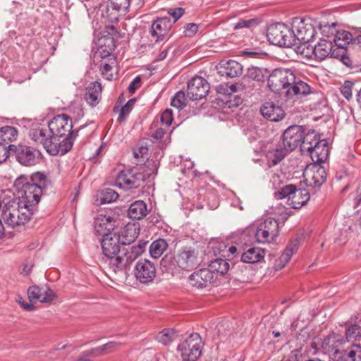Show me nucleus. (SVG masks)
<instances>
[{
    "mask_svg": "<svg viewBox=\"0 0 361 361\" xmlns=\"http://www.w3.org/2000/svg\"><path fill=\"white\" fill-rule=\"evenodd\" d=\"M121 33L114 26H110L108 30L104 32V35L99 39V47L107 49L109 51H114L116 44L115 39L121 38Z\"/></svg>",
    "mask_w": 361,
    "mask_h": 361,
    "instance_id": "nucleus-28",
    "label": "nucleus"
},
{
    "mask_svg": "<svg viewBox=\"0 0 361 361\" xmlns=\"http://www.w3.org/2000/svg\"><path fill=\"white\" fill-rule=\"evenodd\" d=\"M298 249V242L292 241L286 247L284 252L276 261V267L278 269H281L289 262L291 257L297 252Z\"/></svg>",
    "mask_w": 361,
    "mask_h": 361,
    "instance_id": "nucleus-38",
    "label": "nucleus"
},
{
    "mask_svg": "<svg viewBox=\"0 0 361 361\" xmlns=\"http://www.w3.org/2000/svg\"><path fill=\"white\" fill-rule=\"evenodd\" d=\"M173 121V112L171 109H166L160 116V122L163 126L169 127Z\"/></svg>",
    "mask_w": 361,
    "mask_h": 361,
    "instance_id": "nucleus-51",
    "label": "nucleus"
},
{
    "mask_svg": "<svg viewBox=\"0 0 361 361\" xmlns=\"http://www.w3.org/2000/svg\"><path fill=\"white\" fill-rule=\"evenodd\" d=\"M275 197L281 200L287 197L288 204L294 209H300L310 200V192L305 188H297L295 185L289 184L282 187L275 192Z\"/></svg>",
    "mask_w": 361,
    "mask_h": 361,
    "instance_id": "nucleus-11",
    "label": "nucleus"
},
{
    "mask_svg": "<svg viewBox=\"0 0 361 361\" xmlns=\"http://www.w3.org/2000/svg\"><path fill=\"white\" fill-rule=\"evenodd\" d=\"M171 27V19L169 17L158 18L151 26V35L156 37V42L163 40Z\"/></svg>",
    "mask_w": 361,
    "mask_h": 361,
    "instance_id": "nucleus-26",
    "label": "nucleus"
},
{
    "mask_svg": "<svg viewBox=\"0 0 361 361\" xmlns=\"http://www.w3.org/2000/svg\"><path fill=\"white\" fill-rule=\"evenodd\" d=\"M353 90H357L355 89V83L349 80L345 81L341 87L342 95L348 100L351 99Z\"/></svg>",
    "mask_w": 361,
    "mask_h": 361,
    "instance_id": "nucleus-48",
    "label": "nucleus"
},
{
    "mask_svg": "<svg viewBox=\"0 0 361 361\" xmlns=\"http://www.w3.org/2000/svg\"><path fill=\"white\" fill-rule=\"evenodd\" d=\"M288 152L290 151L283 143L279 144L269 150L267 157L272 162L273 165H276L284 159Z\"/></svg>",
    "mask_w": 361,
    "mask_h": 361,
    "instance_id": "nucleus-35",
    "label": "nucleus"
},
{
    "mask_svg": "<svg viewBox=\"0 0 361 361\" xmlns=\"http://www.w3.org/2000/svg\"><path fill=\"white\" fill-rule=\"evenodd\" d=\"M11 153L14 154L17 161L25 166L36 164L40 157L39 150L25 145H16L11 151Z\"/></svg>",
    "mask_w": 361,
    "mask_h": 361,
    "instance_id": "nucleus-18",
    "label": "nucleus"
},
{
    "mask_svg": "<svg viewBox=\"0 0 361 361\" xmlns=\"http://www.w3.org/2000/svg\"><path fill=\"white\" fill-rule=\"evenodd\" d=\"M178 336L177 332L173 329H164L159 331L156 339L163 345H169Z\"/></svg>",
    "mask_w": 361,
    "mask_h": 361,
    "instance_id": "nucleus-44",
    "label": "nucleus"
},
{
    "mask_svg": "<svg viewBox=\"0 0 361 361\" xmlns=\"http://www.w3.org/2000/svg\"><path fill=\"white\" fill-rule=\"evenodd\" d=\"M338 24L336 23H332L329 24L326 23L324 24L320 23L319 30L322 35V39H331L333 42L338 30L337 29Z\"/></svg>",
    "mask_w": 361,
    "mask_h": 361,
    "instance_id": "nucleus-45",
    "label": "nucleus"
},
{
    "mask_svg": "<svg viewBox=\"0 0 361 361\" xmlns=\"http://www.w3.org/2000/svg\"><path fill=\"white\" fill-rule=\"evenodd\" d=\"M292 32L295 35V40L298 39L303 44V47H308L307 44L312 41L315 36V28L310 19L295 18L292 23Z\"/></svg>",
    "mask_w": 361,
    "mask_h": 361,
    "instance_id": "nucleus-13",
    "label": "nucleus"
},
{
    "mask_svg": "<svg viewBox=\"0 0 361 361\" xmlns=\"http://www.w3.org/2000/svg\"><path fill=\"white\" fill-rule=\"evenodd\" d=\"M307 131L301 126L293 125L286 129L282 135V143L290 152L298 146L302 151V145L306 139Z\"/></svg>",
    "mask_w": 361,
    "mask_h": 361,
    "instance_id": "nucleus-14",
    "label": "nucleus"
},
{
    "mask_svg": "<svg viewBox=\"0 0 361 361\" xmlns=\"http://www.w3.org/2000/svg\"><path fill=\"white\" fill-rule=\"evenodd\" d=\"M147 152V148L145 147H140L138 149H135L133 151V155L135 158L142 157L143 154Z\"/></svg>",
    "mask_w": 361,
    "mask_h": 361,
    "instance_id": "nucleus-63",
    "label": "nucleus"
},
{
    "mask_svg": "<svg viewBox=\"0 0 361 361\" xmlns=\"http://www.w3.org/2000/svg\"><path fill=\"white\" fill-rule=\"evenodd\" d=\"M158 122H154L151 126V136L152 137L157 140H161L164 135L166 133V130L163 128L162 127H158L157 126Z\"/></svg>",
    "mask_w": 361,
    "mask_h": 361,
    "instance_id": "nucleus-50",
    "label": "nucleus"
},
{
    "mask_svg": "<svg viewBox=\"0 0 361 361\" xmlns=\"http://www.w3.org/2000/svg\"><path fill=\"white\" fill-rule=\"evenodd\" d=\"M54 141L59 143L60 153L63 155L70 151L73 145L75 135L78 130H73L71 117L66 114H59L54 117L49 123Z\"/></svg>",
    "mask_w": 361,
    "mask_h": 361,
    "instance_id": "nucleus-3",
    "label": "nucleus"
},
{
    "mask_svg": "<svg viewBox=\"0 0 361 361\" xmlns=\"http://www.w3.org/2000/svg\"><path fill=\"white\" fill-rule=\"evenodd\" d=\"M27 297L31 302L39 301L42 303H49L54 300L56 295L47 286H32L27 290Z\"/></svg>",
    "mask_w": 361,
    "mask_h": 361,
    "instance_id": "nucleus-24",
    "label": "nucleus"
},
{
    "mask_svg": "<svg viewBox=\"0 0 361 361\" xmlns=\"http://www.w3.org/2000/svg\"><path fill=\"white\" fill-rule=\"evenodd\" d=\"M251 81L258 82L264 81V75L262 71L257 67H250L247 69L246 75L243 78V82L249 85Z\"/></svg>",
    "mask_w": 361,
    "mask_h": 361,
    "instance_id": "nucleus-42",
    "label": "nucleus"
},
{
    "mask_svg": "<svg viewBox=\"0 0 361 361\" xmlns=\"http://www.w3.org/2000/svg\"><path fill=\"white\" fill-rule=\"evenodd\" d=\"M142 169V171L136 173H134L133 170H123L120 171L116 178V186L124 190L139 188L141 183L145 181L152 176L157 174V164L152 160L147 161Z\"/></svg>",
    "mask_w": 361,
    "mask_h": 361,
    "instance_id": "nucleus-4",
    "label": "nucleus"
},
{
    "mask_svg": "<svg viewBox=\"0 0 361 361\" xmlns=\"http://www.w3.org/2000/svg\"><path fill=\"white\" fill-rule=\"evenodd\" d=\"M257 20L256 18H252L248 20H240L234 26V29H241L244 27H251L254 25H257Z\"/></svg>",
    "mask_w": 361,
    "mask_h": 361,
    "instance_id": "nucleus-52",
    "label": "nucleus"
},
{
    "mask_svg": "<svg viewBox=\"0 0 361 361\" xmlns=\"http://www.w3.org/2000/svg\"><path fill=\"white\" fill-rule=\"evenodd\" d=\"M111 56H114L112 54V51H109L107 49L99 47L98 51L97 52L95 57L104 59L105 58H110Z\"/></svg>",
    "mask_w": 361,
    "mask_h": 361,
    "instance_id": "nucleus-57",
    "label": "nucleus"
},
{
    "mask_svg": "<svg viewBox=\"0 0 361 361\" xmlns=\"http://www.w3.org/2000/svg\"><path fill=\"white\" fill-rule=\"evenodd\" d=\"M128 216L133 219H141L147 214V204L142 200L132 203L128 210Z\"/></svg>",
    "mask_w": 361,
    "mask_h": 361,
    "instance_id": "nucleus-34",
    "label": "nucleus"
},
{
    "mask_svg": "<svg viewBox=\"0 0 361 361\" xmlns=\"http://www.w3.org/2000/svg\"><path fill=\"white\" fill-rule=\"evenodd\" d=\"M209 88V84L204 78L195 76L188 82L187 96L192 100L201 99L207 94Z\"/></svg>",
    "mask_w": 361,
    "mask_h": 361,
    "instance_id": "nucleus-20",
    "label": "nucleus"
},
{
    "mask_svg": "<svg viewBox=\"0 0 361 361\" xmlns=\"http://www.w3.org/2000/svg\"><path fill=\"white\" fill-rule=\"evenodd\" d=\"M11 154V151L0 145V164L5 161Z\"/></svg>",
    "mask_w": 361,
    "mask_h": 361,
    "instance_id": "nucleus-62",
    "label": "nucleus"
},
{
    "mask_svg": "<svg viewBox=\"0 0 361 361\" xmlns=\"http://www.w3.org/2000/svg\"><path fill=\"white\" fill-rule=\"evenodd\" d=\"M118 197V194L111 188H106L102 192V197L101 198V202L102 204H106L112 202Z\"/></svg>",
    "mask_w": 361,
    "mask_h": 361,
    "instance_id": "nucleus-49",
    "label": "nucleus"
},
{
    "mask_svg": "<svg viewBox=\"0 0 361 361\" xmlns=\"http://www.w3.org/2000/svg\"><path fill=\"white\" fill-rule=\"evenodd\" d=\"M87 351L91 358V360H92L94 357L105 355L104 350L103 348V345L96 347V348H92V349H90Z\"/></svg>",
    "mask_w": 361,
    "mask_h": 361,
    "instance_id": "nucleus-56",
    "label": "nucleus"
},
{
    "mask_svg": "<svg viewBox=\"0 0 361 361\" xmlns=\"http://www.w3.org/2000/svg\"><path fill=\"white\" fill-rule=\"evenodd\" d=\"M18 131L13 126H3L0 128V145L5 147L9 151H11L16 145L11 143L17 139Z\"/></svg>",
    "mask_w": 361,
    "mask_h": 361,
    "instance_id": "nucleus-29",
    "label": "nucleus"
},
{
    "mask_svg": "<svg viewBox=\"0 0 361 361\" xmlns=\"http://www.w3.org/2000/svg\"><path fill=\"white\" fill-rule=\"evenodd\" d=\"M171 104L172 106L178 109H182L186 106V98L185 93L183 91H179L176 93L171 100Z\"/></svg>",
    "mask_w": 361,
    "mask_h": 361,
    "instance_id": "nucleus-47",
    "label": "nucleus"
},
{
    "mask_svg": "<svg viewBox=\"0 0 361 361\" xmlns=\"http://www.w3.org/2000/svg\"><path fill=\"white\" fill-rule=\"evenodd\" d=\"M302 152L310 155L313 164H320L328 158V142L325 139H321L319 134L314 130H308L306 139L302 145Z\"/></svg>",
    "mask_w": 361,
    "mask_h": 361,
    "instance_id": "nucleus-5",
    "label": "nucleus"
},
{
    "mask_svg": "<svg viewBox=\"0 0 361 361\" xmlns=\"http://www.w3.org/2000/svg\"><path fill=\"white\" fill-rule=\"evenodd\" d=\"M141 84L142 82L140 77H135L128 86V89L129 92H130L131 94L135 93V90L141 86Z\"/></svg>",
    "mask_w": 361,
    "mask_h": 361,
    "instance_id": "nucleus-58",
    "label": "nucleus"
},
{
    "mask_svg": "<svg viewBox=\"0 0 361 361\" xmlns=\"http://www.w3.org/2000/svg\"><path fill=\"white\" fill-rule=\"evenodd\" d=\"M121 237L119 233H106L100 240L102 250V260L114 271V269L121 268L123 262L120 258Z\"/></svg>",
    "mask_w": 361,
    "mask_h": 361,
    "instance_id": "nucleus-6",
    "label": "nucleus"
},
{
    "mask_svg": "<svg viewBox=\"0 0 361 361\" xmlns=\"http://www.w3.org/2000/svg\"><path fill=\"white\" fill-rule=\"evenodd\" d=\"M335 346L331 360L334 361H361V345L353 343L343 350Z\"/></svg>",
    "mask_w": 361,
    "mask_h": 361,
    "instance_id": "nucleus-23",
    "label": "nucleus"
},
{
    "mask_svg": "<svg viewBox=\"0 0 361 361\" xmlns=\"http://www.w3.org/2000/svg\"><path fill=\"white\" fill-rule=\"evenodd\" d=\"M130 0H109L107 6L108 11L110 9L119 13L120 15H125L129 10ZM111 20H118V15L111 18Z\"/></svg>",
    "mask_w": 361,
    "mask_h": 361,
    "instance_id": "nucleus-39",
    "label": "nucleus"
},
{
    "mask_svg": "<svg viewBox=\"0 0 361 361\" xmlns=\"http://www.w3.org/2000/svg\"><path fill=\"white\" fill-rule=\"evenodd\" d=\"M46 186L47 176L40 172L34 173L30 176L21 175L15 180L13 184L18 201L32 209V211L39 203Z\"/></svg>",
    "mask_w": 361,
    "mask_h": 361,
    "instance_id": "nucleus-2",
    "label": "nucleus"
},
{
    "mask_svg": "<svg viewBox=\"0 0 361 361\" xmlns=\"http://www.w3.org/2000/svg\"><path fill=\"white\" fill-rule=\"evenodd\" d=\"M184 13V9L182 8H176L169 11V14L173 18V23L176 22Z\"/></svg>",
    "mask_w": 361,
    "mask_h": 361,
    "instance_id": "nucleus-60",
    "label": "nucleus"
},
{
    "mask_svg": "<svg viewBox=\"0 0 361 361\" xmlns=\"http://www.w3.org/2000/svg\"><path fill=\"white\" fill-rule=\"evenodd\" d=\"M354 41L352 34L346 30H338L335 37L333 39V42L335 47H340L346 48V46L350 42Z\"/></svg>",
    "mask_w": 361,
    "mask_h": 361,
    "instance_id": "nucleus-43",
    "label": "nucleus"
},
{
    "mask_svg": "<svg viewBox=\"0 0 361 361\" xmlns=\"http://www.w3.org/2000/svg\"><path fill=\"white\" fill-rule=\"evenodd\" d=\"M16 301L25 310L32 311L34 310V305L25 302L23 298L20 295L16 297Z\"/></svg>",
    "mask_w": 361,
    "mask_h": 361,
    "instance_id": "nucleus-61",
    "label": "nucleus"
},
{
    "mask_svg": "<svg viewBox=\"0 0 361 361\" xmlns=\"http://www.w3.org/2000/svg\"><path fill=\"white\" fill-rule=\"evenodd\" d=\"M119 235L122 245H130L137 238L139 231L135 225H127Z\"/></svg>",
    "mask_w": 361,
    "mask_h": 361,
    "instance_id": "nucleus-40",
    "label": "nucleus"
},
{
    "mask_svg": "<svg viewBox=\"0 0 361 361\" xmlns=\"http://www.w3.org/2000/svg\"><path fill=\"white\" fill-rule=\"evenodd\" d=\"M175 259L178 267L186 271L193 269L200 263L197 250L191 246L181 247L178 251Z\"/></svg>",
    "mask_w": 361,
    "mask_h": 361,
    "instance_id": "nucleus-15",
    "label": "nucleus"
},
{
    "mask_svg": "<svg viewBox=\"0 0 361 361\" xmlns=\"http://www.w3.org/2000/svg\"><path fill=\"white\" fill-rule=\"evenodd\" d=\"M33 211L17 200L6 203L2 210L1 218L6 225L16 228L27 223Z\"/></svg>",
    "mask_w": 361,
    "mask_h": 361,
    "instance_id": "nucleus-7",
    "label": "nucleus"
},
{
    "mask_svg": "<svg viewBox=\"0 0 361 361\" xmlns=\"http://www.w3.org/2000/svg\"><path fill=\"white\" fill-rule=\"evenodd\" d=\"M264 257V250L260 247H251L241 255V260L245 263H256Z\"/></svg>",
    "mask_w": 361,
    "mask_h": 361,
    "instance_id": "nucleus-37",
    "label": "nucleus"
},
{
    "mask_svg": "<svg viewBox=\"0 0 361 361\" xmlns=\"http://www.w3.org/2000/svg\"><path fill=\"white\" fill-rule=\"evenodd\" d=\"M243 66L235 60H229L220 66L219 73L222 75L233 78L242 75Z\"/></svg>",
    "mask_w": 361,
    "mask_h": 361,
    "instance_id": "nucleus-32",
    "label": "nucleus"
},
{
    "mask_svg": "<svg viewBox=\"0 0 361 361\" xmlns=\"http://www.w3.org/2000/svg\"><path fill=\"white\" fill-rule=\"evenodd\" d=\"M127 245L128 247L122 249V255H120V258L123 262V266L121 268L114 269V272L115 273L123 271L133 261L138 258L145 252L147 242L139 240L135 245Z\"/></svg>",
    "mask_w": 361,
    "mask_h": 361,
    "instance_id": "nucleus-19",
    "label": "nucleus"
},
{
    "mask_svg": "<svg viewBox=\"0 0 361 361\" xmlns=\"http://www.w3.org/2000/svg\"><path fill=\"white\" fill-rule=\"evenodd\" d=\"M216 89L218 93L223 94H230L231 93L235 92L238 90L236 85H231L228 87L226 84H221L216 86Z\"/></svg>",
    "mask_w": 361,
    "mask_h": 361,
    "instance_id": "nucleus-53",
    "label": "nucleus"
},
{
    "mask_svg": "<svg viewBox=\"0 0 361 361\" xmlns=\"http://www.w3.org/2000/svg\"><path fill=\"white\" fill-rule=\"evenodd\" d=\"M203 342L197 333H192L177 347L183 361H197L202 354Z\"/></svg>",
    "mask_w": 361,
    "mask_h": 361,
    "instance_id": "nucleus-10",
    "label": "nucleus"
},
{
    "mask_svg": "<svg viewBox=\"0 0 361 361\" xmlns=\"http://www.w3.org/2000/svg\"><path fill=\"white\" fill-rule=\"evenodd\" d=\"M262 115L271 121H279L284 117V111L273 102H266L260 109Z\"/></svg>",
    "mask_w": 361,
    "mask_h": 361,
    "instance_id": "nucleus-27",
    "label": "nucleus"
},
{
    "mask_svg": "<svg viewBox=\"0 0 361 361\" xmlns=\"http://www.w3.org/2000/svg\"><path fill=\"white\" fill-rule=\"evenodd\" d=\"M229 269V264L225 259L217 258L212 261L209 265V270L214 274V272L220 274H226Z\"/></svg>",
    "mask_w": 361,
    "mask_h": 361,
    "instance_id": "nucleus-46",
    "label": "nucleus"
},
{
    "mask_svg": "<svg viewBox=\"0 0 361 361\" xmlns=\"http://www.w3.org/2000/svg\"><path fill=\"white\" fill-rule=\"evenodd\" d=\"M279 234V221L268 218L260 222L255 230V237L258 243L265 244L274 242Z\"/></svg>",
    "mask_w": 361,
    "mask_h": 361,
    "instance_id": "nucleus-12",
    "label": "nucleus"
},
{
    "mask_svg": "<svg viewBox=\"0 0 361 361\" xmlns=\"http://www.w3.org/2000/svg\"><path fill=\"white\" fill-rule=\"evenodd\" d=\"M326 169L317 164L308 165L303 171L305 182L307 186L320 188L326 180Z\"/></svg>",
    "mask_w": 361,
    "mask_h": 361,
    "instance_id": "nucleus-17",
    "label": "nucleus"
},
{
    "mask_svg": "<svg viewBox=\"0 0 361 361\" xmlns=\"http://www.w3.org/2000/svg\"><path fill=\"white\" fill-rule=\"evenodd\" d=\"M346 53V48L335 47V44H332V51L330 54L331 57L340 59Z\"/></svg>",
    "mask_w": 361,
    "mask_h": 361,
    "instance_id": "nucleus-55",
    "label": "nucleus"
},
{
    "mask_svg": "<svg viewBox=\"0 0 361 361\" xmlns=\"http://www.w3.org/2000/svg\"><path fill=\"white\" fill-rule=\"evenodd\" d=\"M122 343L117 341H109L103 345L105 355L115 352Z\"/></svg>",
    "mask_w": 361,
    "mask_h": 361,
    "instance_id": "nucleus-54",
    "label": "nucleus"
},
{
    "mask_svg": "<svg viewBox=\"0 0 361 361\" xmlns=\"http://www.w3.org/2000/svg\"><path fill=\"white\" fill-rule=\"evenodd\" d=\"M198 30V26L195 23H188L185 26V36L192 37L193 36Z\"/></svg>",
    "mask_w": 361,
    "mask_h": 361,
    "instance_id": "nucleus-59",
    "label": "nucleus"
},
{
    "mask_svg": "<svg viewBox=\"0 0 361 361\" xmlns=\"http://www.w3.org/2000/svg\"><path fill=\"white\" fill-rule=\"evenodd\" d=\"M361 341V326L358 324H347L345 328V338L328 337L324 339V343L333 342L336 347L347 342H356Z\"/></svg>",
    "mask_w": 361,
    "mask_h": 361,
    "instance_id": "nucleus-21",
    "label": "nucleus"
},
{
    "mask_svg": "<svg viewBox=\"0 0 361 361\" xmlns=\"http://www.w3.org/2000/svg\"><path fill=\"white\" fill-rule=\"evenodd\" d=\"M102 90L101 83L98 82H90L86 88L85 95L87 103L92 107L97 106L101 99Z\"/></svg>",
    "mask_w": 361,
    "mask_h": 361,
    "instance_id": "nucleus-31",
    "label": "nucleus"
},
{
    "mask_svg": "<svg viewBox=\"0 0 361 361\" xmlns=\"http://www.w3.org/2000/svg\"><path fill=\"white\" fill-rule=\"evenodd\" d=\"M268 41L279 47H290L295 44V35L287 25L277 23L270 25L267 28Z\"/></svg>",
    "mask_w": 361,
    "mask_h": 361,
    "instance_id": "nucleus-9",
    "label": "nucleus"
},
{
    "mask_svg": "<svg viewBox=\"0 0 361 361\" xmlns=\"http://www.w3.org/2000/svg\"><path fill=\"white\" fill-rule=\"evenodd\" d=\"M168 243L166 240L163 238H159L149 246V254L152 258L157 259L160 257L164 252L167 249Z\"/></svg>",
    "mask_w": 361,
    "mask_h": 361,
    "instance_id": "nucleus-41",
    "label": "nucleus"
},
{
    "mask_svg": "<svg viewBox=\"0 0 361 361\" xmlns=\"http://www.w3.org/2000/svg\"><path fill=\"white\" fill-rule=\"evenodd\" d=\"M269 89L276 93H283L286 99L295 101L311 92L310 85L297 79L294 73L290 69L276 68L267 79Z\"/></svg>",
    "mask_w": 361,
    "mask_h": 361,
    "instance_id": "nucleus-1",
    "label": "nucleus"
},
{
    "mask_svg": "<svg viewBox=\"0 0 361 361\" xmlns=\"http://www.w3.org/2000/svg\"><path fill=\"white\" fill-rule=\"evenodd\" d=\"M123 102H124V99L123 98V94H122L118 97V99L116 102V104L114 107V111L115 113H117V112L119 113V116L117 118V121L119 123H123L126 121L129 114L131 112V111L133 108V106L136 102V99L133 98V99H129L127 102V103L124 106H122V104Z\"/></svg>",
    "mask_w": 361,
    "mask_h": 361,
    "instance_id": "nucleus-30",
    "label": "nucleus"
},
{
    "mask_svg": "<svg viewBox=\"0 0 361 361\" xmlns=\"http://www.w3.org/2000/svg\"><path fill=\"white\" fill-rule=\"evenodd\" d=\"M341 61L345 64L346 66L348 67H350L352 66V61L351 59L349 58L348 56H347V53L343 55V56H342L341 59H340Z\"/></svg>",
    "mask_w": 361,
    "mask_h": 361,
    "instance_id": "nucleus-64",
    "label": "nucleus"
},
{
    "mask_svg": "<svg viewBox=\"0 0 361 361\" xmlns=\"http://www.w3.org/2000/svg\"><path fill=\"white\" fill-rule=\"evenodd\" d=\"M157 275L155 264L147 259H140L135 264L134 276L137 281L148 284L154 281Z\"/></svg>",
    "mask_w": 361,
    "mask_h": 361,
    "instance_id": "nucleus-16",
    "label": "nucleus"
},
{
    "mask_svg": "<svg viewBox=\"0 0 361 361\" xmlns=\"http://www.w3.org/2000/svg\"><path fill=\"white\" fill-rule=\"evenodd\" d=\"M332 41L331 39H321L312 49V54L319 61H322L330 56L332 51Z\"/></svg>",
    "mask_w": 361,
    "mask_h": 361,
    "instance_id": "nucleus-33",
    "label": "nucleus"
},
{
    "mask_svg": "<svg viewBox=\"0 0 361 361\" xmlns=\"http://www.w3.org/2000/svg\"><path fill=\"white\" fill-rule=\"evenodd\" d=\"M214 280V274L209 269H201L188 277V282L197 288L207 287Z\"/></svg>",
    "mask_w": 361,
    "mask_h": 361,
    "instance_id": "nucleus-25",
    "label": "nucleus"
},
{
    "mask_svg": "<svg viewBox=\"0 0 361 361\" xmlns=\"http://www.w3.org/2000/svg\"><path fill=\"white\" fill-rule=\"evenodd\" d=\"M114 227L115 219L111 212H101L94 219V230L98 235L104 236L106 233H113Z\"/></svg>",
    "mask_w": 361,
    "mask_h": 361,
    "instance_id": "nucleus-22",
    "label": "nucleus"
},
{
    "mask_svg": "<svg viewBox=\"0 0 361 361\" xmlns=\"http://www.w3.org/2000/svg\"><path fill=\"white\" fill-rule=\"evenodd\" d=\"M29 137L37 145H41L51 155H57L60 153L59 143L54 141L52 133L49 125H36L29 130Z\"/></svg>",
    "mask_w": 361,
    "mask_h": 361,
    "instance_id": "nucleus-8",
    "label": "nucleus"
},
{
    "mask_svg": "<svg viewBox=\"0 0 361 361\" xmlns=\"http://www.w3.org/2000/svg\"><path fill=\"white\" fill-rule=\"evenodd\" d=\"M99 70L102 76L106 80H111L113 79V68L116 63L115 56L99 59Z\"/></svg>",
    "mask_w": 361,
    "mask_h": 361,
    "instance_id": "nucleus-36",
    "label": "nucleus"
}]
</instances>
